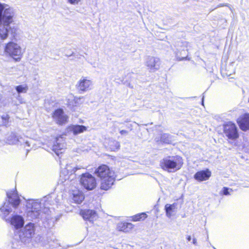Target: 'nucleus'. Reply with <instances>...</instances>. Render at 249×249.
Listing matches in <instances>:
<instances>
[{
    "label": "nucleus",
    "mask_w": 249,
    "mask_h": 249,
    "mask_svg": "<svg viewBox=\"0 0 249 249\" xmlns=\"http://www.w3.org/2000/svg\"><path fill=\"white\" fill-rule=\"evenodd\" d=\"M14 15V12L12 8L0 2V40H5L9 36H11V38H16L19 34V29L14 24H11Z\"/></svg>",
    "instance_id": "f257e3e1"
},
{
    "label": "nucleus",
    "mask_w": 249,
    "mask_h": 249,
    "mask_svg": "<svg viewBox=\"0 0 249 249\" xmlns=\"http://www.w3.org/2000/svg\"><path fill=\"white\" fill-rule=\"evenodd\" d=\"M183 164L182 158L179 156H168L160 161V166L164 171L174 173L179 170Z\"/></svg>",
    "instance_id": "f03ea898"
},
{
    "label": "nucleus",
    "mask_w": 249,
    "mask_h": 249,
    "mask_svg": "<svg viewBox=\"0 0 249 249\" xmlns=\"http://www.w3.org/2000/svg\"><path fill=\"white\" fill-rule=\"evenodd\" d=\"M7 197L8 198V202H5L0 211L3 212L4 216H7L12 212V209L9 205L12 206L15 209L17 208L20 203V199L18 195L16 190L6 192Z\"/></svg>",
    "instance_id": "7ed1b4c3"
},
{
    "label": "nucleus",
    "mask_w": 249,
    "mask_h": 249,
    "mask_svg": "<svg viewBox=\"0 0 249 249\" xmlns=\"http://www.w3.org/2000/svg\"><path fill=\"white\" fill-rule=\"evenodd\" d=\"M27 216L29 220L39 218L41 212V204L36 201L29 200L27 202Z\"/></svg>",
    "instance_id": "20e7f679"
},
{
    "label": "nucleus",
    "mask_w": 249,
    "mask_h": 249,
    "mask_svg": "<svg viewBox=\"0 0 249 249\" xmlns=\"http://www.w3.org/2000/svg\"><path fill=\"white\" fill-rule=\"evenodd\" d=\"M4 51L16 61L20 60L22 55L21 48L17 43L9 42L5 46Z\"/></svg>",
    "instance_id": "39448f33"
},
{
    "label": "nucleus",
    "mask_w": 249,
    "mask_h": 249,
    "mask_svg": "<svg viewBox=\"0 0 249 249\" xmlns=\"http://www.w3.org/2000/svg\"><path fill=\"white\" fill-rule=\"evenodd\" d=\"M80 183L88 190H93L97 185L95 178L89 173L82 174Z\"/></svg>",
    "instance_id": "423d86ee"
},
{
    "label": "nucleus",
    "mask_w": 249,
    "mask_h": 249,
    "mask_svg": "<svg viewBox=\"0 0 249 249\" xmlns=\"http://www.w3.org/2000/svg\"><path fill=\"white\" fill-rule=\"evenodd\" d=\"M76 89L78 92L82 94L92 89L93 82L87 77H82L76 85Z\"/></svg>",
    "instance_id": "0eeeda50"
},
{
    "label": "nucleus",
    "mask_w": 249,
    "mask_h": 249,
    "mask_svg": "<svg viewBox=\"0 0 249 249\" xmlns=\"http://www.w3.org/2000/svg\"><path fill=\"white\" fill-rule=\"evenodd\" d=\"M224 133L228 139L235 140L239 137L237 128L236 125L229 122L223 125Z\"/></svg>",
    "instance_id": "6e6552de"
},
{
    "label": "nucleus",
    "mask_w": 249,
    "mask_h": 249,
    "mask_svg": "<svg viewBox=\"0 0 249 249\" xmlns=\"http://www.w3.org/2000/svg\"><path fill=\"white\" fill-rule=\"evenodd\" d=\"M145 63L149 71L155 72L159 69L160 61L159 58L149 56L146 58Z\"/></svg>",
    "instance_id": "1a4fd4ad"
},
{
    "label": "nucleus",
    "mask_w": 249,
    "mask_h": 249,
    "mask_svg": "<svg viewBox=\"0 0 249 249\" xmlns=\"http://www.w3.org/2000/svg\"><path fill=\"white\" fill-rule=\"evenodd\" d=\"M95 173L101 179L105 178L106 177H109V176L114 175V172L110 171L108 167L106 165H102L97 168Z\"/></svg>",
    "instance_id": "9d476101"
},
{
    "label": "nucleus",
    "mask_w": 249,
    "mask_h": 249,
    "mask_svg": "<svg viewBox=\"0 0 249 249\" xmlns=\"http://www.w3.org/2000/svg\"><path fill=\"white\" fill-rule=\"evenodd\" d=\"M53 118L56 123L59 124H65L67 120V117L64 114L63 109L60 108L54 111Z\"/></svg>",
    "instance_id": "9b49d317"
},
{
    "label": "nucleus",
    "mask_w": 249,
    "mask_h": 249,
    "mask_svg": "<svg viewBox=\"0 0 249 249\" xmlns=\"http://www.w3.org/2000/svg\"><path fill=\"white\" fill-rule=\"evenodd\" d=\"M240 128L246 131L249 129V114H244L240 116L237 120Z\"/></svg>",
    "instance_id": "f8f14e48"
},
{
    "label": "nucleus",
    "mask_w": 249,
    "mask_h": 249,
    "mask_svg": "<svg viewBox=\"0 0 249 249\" xmlns=\"http://www.w3.org/2000/svg\"><path fill=\"white\" fill-rule=\"evenodd\" d=\"M80 214L85 220H88L91 223L97 218V213L91 210H81Z\"/></svg>",
    "instance_id": "ddd939ff"
},
{
    "label": "nucleus",
    "mask_w": 249,
    "mask_h": 249,
    "mask_svg": "<svg viewBox=\"0 0 249 249\" xmlns=\"http://www.w3.org/2000/svg\"><path fill=\"white\" fill-rule=\"evenodd\" d=\"M62 138H57L55 143L53 146L52 150L54 153L59 156L60 154L64 152V149L66 147V144L62 142Z\"/></svg>",
    "instance_id": "4468645a"
},
{
    "label": "nucleus",
    "mask_w": 249,
    "mask_h": 249,
    "mask_svg": "<svg viewBox=\"0 0 249 249\" xmlns=\"http://www.w3.org/2000/svg\"><path fill=\"white\" fill-rule=\"evenodd\" d=\"M70 195L72 199L77 204H80L85 198L83 193L77 188L71 190L70 191Z\"/></svg>",
    "instance_id": "2eb2a0df"
},
{
    "label": "nucleus",
    "mask_w": 249,
    "mask_h": 249,
    "mask_svg": "<svg viewBox=\"0 0 249 249\" xmlns=\"http://www.w3.org/2000/svg\"><path fill=\"white\" fill-rule=\"evenodd\" d=\"M211 176V172L209 169L202 170L197 172L194 175V178L199 181L206 180L209 178Z\"/></svg>",
    "instance_id": "dca6fc26"
},
{
    "label": "nucleus",
    "mask_w": 249,
    "mask_h": 249,
    "mask_svg": "<svg viewBox=\"0 0 249 249\" xmlns=\"http://www.w3.org/2000/svg\"><path fill=\"white\" fill-rule=\"evenodd\" d=\"M101 189L102 190H107L111 188L114 181V177L109 176V177H106L105 178H101Z\"/></svg>",
    "instance_id": "f3484780"
},
{
    "label": "nucleus",
    "mask_w": 249,
    "mask_h": 249,
    "mask_svg": "<svg viewBox=\"0 0 249 249\" xmlns=\"http://www.w3.org/2000/svg\"><path fill=\"white\" fill-rule=\"evenodd\" d=\"M70 167L69 166L67 165L65 169L66 170H64L60 172L59 179V181L60 182V183H64L67 180L69 179V176L68 174H65L67 172H70L71 174H72V173H75L77 170L80 169V168H79L78 167H73L72 170H71V169L69 168Z\"/></svg>",
    "instance_id": "a211bd4d"
},
{
    "label": "nucleus",
    "mask_w": 249,
    "mask_h": 249,
    "mask_svg": "<svg viewBox=\"0 0 249 249\" xmlns=\"http://www.w3.org/2000/svg\"><path fill=\"white\" fill-rule=\"evenodd\" d=\"M24 220L23 218L19 215H14L11 219V224L14 226L16 229L22 227L24 225Z\"/></svg>",
    "instance_id": "6ab92c4d"
},
{
    "label": "nucleus",
    "mask_w": 249,
    "mask_h": 249,
    "mask_svg": "<svg viewBox=\"0 0 249 249\" xmlns=\"http://www.w3.org/2000/svg\"><path fill=\"white\" fill-rule=\"evenodd\" d=\"M133 228V225L130 223L121 222L118 224L117 229L120 231L128 232Z\"/></svg>",
    "instance_id": "aec40b11"
},
{
    "label": "nucleus",
    "mask_w": 249,
    "mask_h": 249,
    "mask_svg": "<svg viewBox=\"0 0 249 249\" xmlns=\"http://www.w3.org/2000/svg\"><path fill=\"white\" fill-rule=\"evenodd\" d=\"M177 204L175 203L172 204H167L165 206V210L166 216L170 218L173 215V213L175 212V209L177 208Z\"/></svg>",
    "instance_id": "412c9836"
},
{
    "label": "nucleus",
    "mask_w": 249,
    "mask_h": 249,
    "mask_svg": "<svg viewBox=\"0 0 249 249\" xmlns=\"http://www.w3.org/2000/svg\"><path fill=\"white\" fill-rule=\"evenodd\" d=\"M87 128L84 125H76L72 127V131L74 135H77L86 131Z\"/></svg>",
    "instance_id": "4be33fe9"
},
{
    "label": "nucleus",
    "mask_w": 249,
    "mask_h": 249,
    "mask_svg": "<svg viewBox=\"0 0 249 249\" xmlns=\"http://www.w3.org/2000/svg\"><path fill=\"white\" fill-rule=\"evenodd\" d=\"M24 233H35V227L34 224L29 223L24 228Z\"/></svg>",
    "instance_id": "5701e85b"
},
{
    "label": "nucleus",
    "mask_w": 249,
    "mask_h": 249,
    "mask_svg": "<svg viewBox=\"0 0 249 249\" xmlns=\"http://www.w3.org/2000/svg\"><path fill=\"white\" fill-rule=\"evenodd\" d=\"M172 137L169 134L164 133L161 134L160 141L164 143L169 144L172 142Z\"/></svg>",
    "instance_id": "b1692460"
},
{
    "label": "nucleus",
    "mask_w": 249,
    "mask_h": 249,
    "mask_svg": "<svg viewBox=\"0 0 249 249\" xmlns=\"http://www.w3.org/2000/svg\"><path fill=\"white\" fill-rule=\"evenodd\" d=\"M16 89L18 94L26 93L28 89V87L26 85H21L16 87Z\"/></svg>",
    "instance_id": "393cba45"
},
{
    "label": "nucleus",
    "mask_w": 249,
    "mask_h": 249,
    "mask_svg": "<svg viewBox=\"0 0 249 249\" xmlns=\"http://www.w3.org/2000/svg\"><path fill=\"white\" fill-rule=\"evenodd\" d=\"M146 217V214L144 213H142L134 216L133 217V220L134 221H140L141 219H144Z\"/></svg>",
    "instance_id": "a878e982"
},
{
    "label": "nucleus",
    "mask_w": 249,
    "mask_h": 249,
    "mask_svg": "<svg viewBox=\"0 0 249 249\" xmlns=\"http://www.w3.org/2000/svg\"><path fill=\"white\" fill-rule=\"evenodd\" d=\"M120 143L117 141H113L110 144V148L112 151H115L119 149Z\"/></svg>",
    "instance_id": "bb28decb"
},
{
    "label": "nucleus",
    "mask_w": 249,
    "mask_h": 249,
    "mask_svg": "<svg viewBox=\"0 0 249 249\" xmlns=\"http://www.w3.org/2000/svg\"><path fill=\"white\" fill-rule=\"evenodd\" d=\"M229 189L227 187H223V194L224 195H230V192L229 191Z\"/></svg>",
    "instance_id": "cd10ccee"
},
{
    "label": "nucleus",
    "mask_w": 249,
    "mask_h": 249,
    "mask_svg": "<svg viewBox=\"0 0 249 249\" xmlns=\"http://www.w3.org/2000/svg\"><path fill=\"white\" fill-rule=\"evenodd\" d=\"M68 2L71 4H78L81 0H67Z\"/></svg>",
    "instance_id": "c85d7f7f"
},
{
    "label": "nucleus",
    "mask_w": 249,
    "mask_h": 249,
    "mask_svg": "<svg viewBox=\"0 0 249 249\" xmlns=\"http://www.w3.org/2000/svg\"><path fill=\"white\" fill-rule=\"evenodd\" d=\"M120 133L122 135H126L128 134V132L125 130H122L120 131Z\"/></svg>",
    "instance_id": "c756f323"
},
{
    "label": "nucleus",
    "mask_w": 249,
    "mask_h": 249,
    "mask_svg": "<svg viewBox=\"0 0 249 249\" xmlns=\"http://www.w3.org/2000/svg\"><path fill=\"white\" fill-rule=\"evenodd\" d=\"M25 144H26L28 146H30V142H28V141H26V142H25Z\"/></svg>",
    "instance_id": "7c9ffc66"
},
{
    "label": "nucleus",
    "mask_w": 249,
    "mask_h": 249,
    "mask_svg": "<svg viewBox=\"0 0 249 249\" xmlns=\"http://www.w3.org/2000/svg\"><path fill=\"white\" fill-rule=\"evenodd\" d=\"M130 122V119H126V120L124 121V122H125V123H127V122Z\"/></svg>",
    "instance_id": "2f4dec72"
},
{
    "label": "nucleus",
    "mask_w": 249,
    "mask_h": 249,
    "mask_svg": "<svg viewBox=\"0 0 249 249\" xmlns=\"http://www.w3.org/2000/svg\"><path fill=\"white\" fill-rule=\"evenodd\" d=\"M127 127L130 128V130H132V125L131 124H130L129 126H127Z\"/></svg>",
    "instance_id": "473e14b6"
},
{
    "label": "nucleus",
    "mask_w": 249,
    "mask_h": 249,
    "mask_svg": "<svg viewBox=\"0 0 249 249\" xmlns=\"http://www.w3.org/2000/svg\"><path fill=\"white\" fill-rule=\"evenodd\" d=\"M72 54V53L70 54H67L68 56H71Z\"/></svg>",
    "instance_id": "72a5a7b5"
},
{
    "label": "nucleus",
    "mask_w": 249,
    "mask_h": 249,
    "mask_svg": "<svg viewBox=\"0 0 249 249\" xmlns=\"http://www.w3.org/2000/svg\"><path fill=\"white\" fill-rule=\"evenodd\" d=\"M118 124H124V123H123V122H119Z\"/></svg>",
    "instance_id": "f704fd0d"
},
{
    "label": "nucleus",
    "mask_w": 249,
    "mask_h": 249,
    "mask_svg": "<svg viewBox=\"0 0 249 249\" xmlns=\"http://www.w3.org/2000/svg\"><path fill=\"white\" fill-rule=\"evenodd\" d=\"M227 74H228V75H231V73H227Z\"/></svg>",
    "instance_id": "c9c22d12"
},
{
    "label": "nucleus",
    "mask_w": 249,
    "mask_h": 249,
    "mask_svg": "<svg viewBox=\"0 0 249 249\" xmlns=\"http://www.w3.org/2000/svg\"><path fill=\"white\" fill-rule=\"evenodd\" d=\"M202 104H203V98H202Z\"/></svg>",
    "instance_id": "e433bc0d"
}]
</instances>
